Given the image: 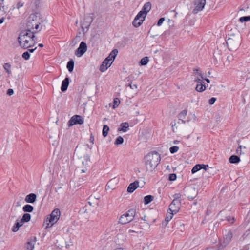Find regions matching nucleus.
I'll use <instances>...</instances> for the list:
<instances>
[{"mask_svg": "<svg viewBox=\"0 0 250 250\" xmlns=\"http://www.w3.org/2000/svg\"><path fill=\"white\" fill-rule=\"evenodd\" d=\"M165 21V18H161L159 20H158V23H157V25L158 26H160L162 25V23L163 22V21Z\"/></svg>", "mask_w": 250, "mask_h": 250, "instance_id": "de8ad7c7", "label": "nucleus"}, {"mask_svg": "<svg viewBox=\"0 0 250 250\" xmlns=\"http://www.w3.org/2000/svg\"><path fill=\"white\" fill-rule=\"evenodd\" d=\"M194 75L195 76L194 82L197 83H201V82H203L202 80L204 79L203 76L198 69L194 70Z\"/></svg>", "mask_w": 250, "mask_h": 250, "instance_id": "4468645a", "label": "nucleus"}, {"mask_svg": "<svg viewBox=\"0 0 250 250\" xmlns=\"http://www.w3.org/2000/svg\"><path fill=\"white\" fill-rule=\"evenodd\" d=\"M4 18H1L0 19V24L4 22Z\"/></svg>", "mask_w": 250, "mask_h": 250, "instance_id": "6e6d98bb", "label": "nucleus"}, {"mask_svg": "<svg viewBox=\"0 0 250 250\" xmlns=\"http://www.w3.org/2000/svg\"><path fill=\"white\" fill-rule=\"evenodd\" d=\"M36 242V240L35 237L29 240L26 244L25 250H33L34 248Z\"/></svg>", "mask_w": 250, "mask_h": 250, "instance_id": "dca6fc26", "label": "nucleus"}, {"mask_svg": "<svg viewBox=\"0 0 250 250\" xmlns=\"http://www.w3.org/2000/svg\"><path fill=\"white\" fill-rule=\"evenodd\" d=\"M87 170V169L86 168H84L81 170V173H84Z\"/></svg>", "mask_w": 250, "mask_h": 250, "instance_id": "4d7b16f0", "label": "nucleus"}, {"mask_svg": "<svg viewBox=\"0 0 250 250\" xmlns=\"http://www.w3.org/2000/svg\"><path fill=\"white\" fill-rule=\"evenodd\" d=\"M236 153L238 155H242L245 153L244 152L242 151V150H241V149H239V148H238V149H236Z\"/></svg>", "mask_w": 250, "mask_h": 250, "instance_id": "8fccbe9b", "label": "nucleus"}, {"mask_svg": "<svg viewBox=\"0 0 250 250\" xmlns=\"http://www.w3.org/2000/svg\"><path fill=\"white\" fill-rule=\"evenodd\" d=\"M69 83V79L66 78L62 82L61 86V90L64 92L67 90Z\"/></svg>", "mask_w": 250, "mask_h": 250, "instance_id": "4be33fe9", "label": "nucleus"}, {"mask_svg": "<svg viewBox=\"0 0 250 250\" xmlns=\"http://www.w3.org/2000/svg\"><path fill=\"white\" fill-rule=\"evenodd\" d=\"M203 83H204L203 82H201V83H198V84H197V85L196 86V90L198 92H201L204 91L205 90L206 86L203 84Z\"/></svg>", "mask_w": 250, "mask_h": 250, "instance_id": "bb28decb", "label": "nucleus"}, {"mask_svg": "<svg viewBox=\"0 0 250 250\" xmlns=\"http://www.w3.org/2000/svg\"><path fill=\"white\" fill-rule=\"evenodd\" d=\"M116 182V180L115 179H111L109 181L106 185L108 188L113 189L115 188L114 184Z\"/></svg>", "mask_w": 250, "mask_h": 250, "instance_id": "c756f323", "label": "nucleus"}, {"mask_svg": "<svg viewBox=\"0 0 250 250\" xmlns=\"http://www.w3.org/2000/svg\"><path fill=\"white\" fill-rule=\"evenodd\" d=\"M169 150L170 153L173 154L178 151L179 147L177 146H173L170 148Z\"/></svg>", "mask_w": 250, "mask_h": 250, "instance_id": "a19ab883", "label": "nucleus"}, {"mask_svg": "<svg viewBox=\"0 0 250 250\" xmlns=\"http://www.w3.org/2000/svg\"><path fill=\"white\" fill-rule=\"evenodd\" d=\"M249 21H250V16L242 17L239 19V21L241 22H244Z\"/></svg>", "mask_w": 250, "mask_h": 250, "instance_id": "ea45409f", "label": "nucleus"}, {"mask_svg": "<svg viewBox=\"0 0 250 250\" xmlns=\"http://www.w3.org/2000/svg\"><path fill=\"white\" fill-rule=\"evenodd\" d=\"M148 62H149L148 58L147 57H145L143 58L141 60V61L140 62V63L141 65H145L147 64V63Z\"/></svg>", "mask_w": 250, "mask_h": 250, "instance_id": "c9c22d12", "label": "nucleus"}, {"mask_svg": "<svg viewBox=\"0 0 250 250\" xmlns=\"http://www.w3.org/2000/svg\"><path fill=\"white\" fill-rule=\"evenodd\" d=\"M188 198H191V199H194V197H193V196H188Z\"/></svg>", "mask_w": 250, "mask_h": 250, "instance_id": "e2e57ef3", "label": "nucleus"}, {"mask_svg": "<svg viewBox=\"0 0 250 250\" xmlns=\"http://www.w3.org/2000/svg\"><path fill=\"white\" fill-rule=\"evenodd\" d=\"M177 176L175 174H170L169 176V180L170 181H174L176 179Z\"/></svg>", "mask_w": 250, "mask_h": 250, "instance_id": "c03bdc74", "label": "nucleus"}, {"mask_svg": "<svg viewBox=\"0 0 250 250\" xmlns=\"http://www.w3.org/2000/svg\"><path fill=\"white\" fill-rule=\"evenodd\" d=\"M18 211L16 208H12L9 213V218L14 219L17 218Z\"/></svg>", "mask_w": 250, "mask_h": 250, "instance_id": "5701e85b", "label": "nucleus"}, {"mask_svg": "<svg viewBox=\"0 0 250 250\" xmlns=\"http://www.w3.org/2000/svg\"><path fill=\"white\" fill-rule=\"evenodd\" d=\"M179 120L181 121L182 123L185 124L186 122H189L190 120L195 119V116L194 114L191 113L188 110H182L178 115Z\"/></svg>", "mask_w": 250, "mask_h": 250, "instance_id": "0eeeda50", "label": "nucleus"}, {"mask_svg": "<svg viewBox=\"0 0 250 250\" xmlns=\"http://www.w3.org/2000/svg\"><path fill=\"white\" fill-rule=\"evenodd\" d=\"M138 186L139 182L137 181H135L129 184L127 188V191L129 193H132Z\"/></svg>", "mask_w": 250, "mask_h": 250, "instance_id": "aec40b11", "label": "nucleus"}, {"mask_svg": "<svg viewBox=\"0 0 250 250\" xmlns=\"http://www.w3.org/2000/svg\"><path fill=\"white\" fill-rule=\"evenodd\" d=\"M227 44L229 50H236L240 44V39L235 37L229 38L227 41Z\"/></svg>", "mask_w": 250, "mask_h": 250, "instance_id": "6e6552de", "label": "nucleus"}, {"mask_svg": "<svg viewBox=\"0 0 250 250\" xmlns=\"http://www.w3.org/2000/svg\"><path fill=\"white\" fill-rule=\"evenodd\" d=\"M151 3L149 2L146 3L144 5L142 10L138 13L137 18H138L139 17H140L141 15H142L144 16V19H145L147 13L151 10Z\"/></svg>", "mask_w": 250, "mask_h": 250, "instance_id": "9b49d317", "label": "nucleus"}, {"mask_svg": "<svg viewBox=\"0 0 250 250\" xmlns=\"http://www.w3.org/2000/svg\"><path fill=\"white\" fill-rule=\"evenodd\" d=\"M138 14L135 17L134 20L133 21L132 24L135 27H139L145 19H144V16L141 15L140 17H139L137 18Z\"/></svg>", "mask_w": 250, "mask_h": 250, "instance_id": "2eb2a0df", "label": "nucleus"}, {"mask_svg": "<svg viewBox=\"0 0 250 250\" xmlns=\"http://www.w3.org/2000/svg\"><path fill=\"white\" fill-rule=\"evenodd\" d=\"M60 210L56 208L54 209L50 215L49 217L47 218L46 223H47V228H49L51 227L53 224H54L59 219L60 216Z\"/></svg>", "mask_w": 250, "mask_h": 250, "instance_id": "423d86ee", "label": "nucleus"}, {"mask_svg": "<svg viewBox=\"0 0 250 250\" xmlns=\"http://www.w3.org/2000/svg\"><path fill=\"white\" fill-rule=\"evenodd\" d=\"M17 204H18L17 206H20V205L19 204H18V203H17Z\"/></svg>", "mask_w": 250, "mask_h": 250, "instance_id": "774afa93", "label": "nucleus"}, {"mask_svg": "<svg viewBox=\"0 0 250 250\" xmlns=\"http://www.w3.org/2000/svg\"><path fill=\"white\" fill-rule=\"evenodd\" d=\"M90 140L91 142H93L94 141V138L92 136H90Z\"/></svg>", "mask_w": 250, "mask_h": 250, "instance_id": "bf43d9fd", "label": "nucleus"}, {"mask_svg": "<svg viewBox=\"0 0 250 250\" xmlns=\"http://www.w3.org/2000/svg\"><path fill=\"white\" fill-rule=\"evenodd\" d=\"M139 114V112H138V111L136 112V115H138Z\"/></svg>", "mask_w": 250, "mask_h": 250, "instance_id": "69168bd1", "label": "nucleus"}, {"mask_svg": "<svg viewBox=\"0 0 250 250\" xmlns=\"http://www.w3.org/2000/svg\"><path fill=\"white\" fill-rule=\"evenodd\" d=\"M123 142H124L123 138L121 136H119L116 139V141L115 142V144L117 145H120V144H122L123 143Z\"/></svg>", "mask_w": 250, "mask_h": 250, "instance_id": "58836bf2", "label": "nucleus"}, {"mask_svg": "<svg viewBox=\"0 0 250 250\" xmlns=\"http://www.w3.org/2000/svg\"><path fill=\"white\" fill-rule=\"evenodd\" d=\"M118 53L117 49L112 50L109 56L102 62L100 67V70L102 72H105L112 64Z\"/></svg>", "mask_w": 250, "mask_h": 250, "instance_id": "20e7f679", "label": "nucleus"}, {"mask_svg": "<svg viewBox=\"0 0 250 250\" xmlns=\"http://www.w3.org/2000/svg\"><path fill=\"white\" fill-rule=\"evenodd\" d=\"M109 130V127L107 125H104L103 126L102 134L104 137H105L107 136Z\"/></svg>", "mask_w": 250, "mask_h": 250, "instance_id": "473e14b6", "label": "nucleus"}, {"mask_svg": "<svg viewBox=\"0 0 250 250\" xmlns=\"http://www.w3.org/2000/svg\"><path fill=\"white\" fill-rule=\"evenodd\" d=\"M175 213L172 212H168L167 214L166 217L165 218V221L167 223L169 222L173 217V214Z\"/></svg>", "mask_w": 250, "mask_h": 250, "instance_id": "4c0bfd02", "label": "nucleus"}, {"mask_svg": "<svg viewBox=\"0 0 250 250\" xmlns=\"http://www.w3.org/2000/svg\"><path fill=\"white\" fill-rule=\"evenodd\" d=\"M36 47H35V48L34 49H29L27 50V51H26L27 52H28V53H33L36 49Z\"/></svg>", "mask_w": 250, "mask_h": 250, "instance_id": "603ef678", "label": "nucleus"}, {"mask_svg": "<svg viewBox=\"0 0 250 250\" xmlns=\"http://www.w3.org/2000/svg\"><path fill=\"white\" fill-rule=\"evenodd\" d=\"M216 100V99L215 98L212 97L209 100V104L211 105L213 104Z\"/></svg>", "mask_w": 250, "mask_h": 250, "instance_id": "09e8293b", "label": "nucleus"}, {"mask_svg": "<svg viewBox=\"0 0 250 250\" xmlns=\"http://www.w3.org/2000/svg\"><path fill=\"white\" fill-rule=\"evenodd\" d=\"M40 15L38 13L31 14L27 19V29L33 31L35 29L38 30L40 24Z\"/></svg>", "mask_w": 250, "mask_h": 250, "instance_id": "7ed1b4c3", "label": "nucleus"}, {"mask_svg": "<svg viewBox=\"0 0 250 250\" xmlns=\"http://www.w3.org/2000/svg\"><path fill=\"white\" fill-rule=\"evenodd\" d=\"M153 196L151 195H147L144 197V203L146 205H147L150 203L153 199Z\"/></svg>", "mask_w": 250, "mask_h": 250, "instance_id": "72a5a7b5", "label": "nucleus"}, {"mask_svg": "<svg viewBox=\"0 0 250 250\" xmlns=\"http://www.w3.org/2000/svg\"><path fill=\"white\" fill-rule=\"evenodd\" d=\"M114 250H122V249H121V248H119V249H115Z\"/></svg>", "mask_w": 250, "mask_h": 250, "instance_id": "0e129e2a", "label": "nucleus"}, {"mask_svg": "<svg viewBox=\"0 0 250 250\" xmlns=\"http://www.w3.org/2000/svg\"><path fill=\"white\" fill-rule=\"evenodd\" d=\"M205 80L208 83H210V80L208 79H205Z\"/></svg>", "mask_w": 250, "mask_h": 250, "instance_id": "13d9d810", "label": "nucleus"}, {"mask_svg": "<svg viewBox=\"0 0 250 250\" xmlns=\"http://www.w3.org/2000/svg\"><path fill=\"white\" fill-rule=\"evenodd\" d=\"M120 103V101L118 98H116L114 99L112 103L109 104V107H111L112 108L115 109L118 107Z\"/></svg>", "mask_w": 250, "mask_h": 250, "instance_id": "393cba45", "label": "nucleus"}, {"mask_svg": "<svg viewBox=\"0 0 250 250\" xmlns=\"http://www.w3.org/2000/svg\"><path fill=\"white\" fill-rule=\"evenodd\" d=\"M129 86L131 89H133V87H135V88H137V85L136 84H134L133 85H132L131 84H129Z\"/></svg>", "mask_w": 250, "mask_h": 250, "instance_id": "864d4df0", "label": "nucleus"}, {"mask_svg": "<svg viewBox=\"0 0 250 250\" xmlns=\"http://www.w3.org/2000/svg\"><path fill=\"white\" fill-rule=\"evenodd\" d=\"M22 209L25 212H32L33 211L34 208L31 205L27 204L23 207Z\"/></svg>", "mask_w": 250, "mask_h": 250, "instance_id": "c85d7f7f", "label": "nucleus"}, {"mask_svg": "<svg viewBox=\"0 0 250 250\" xmlns=\"http://www.w3.org/2000/svg\"><path fill=\"white\" fill-rule=\"evenodd\" d=\"M180 207V202L178 199H174L169 206V210L170 212L175 214L177 213Z\"/></svg>", "mask_w": 250, "mask_h": 250, "instance_id": "9d476101", "label": "nucleus"}, {"mask_svg": "<svg viewBox=\"0 0 250 250\" xmlns=\"http://www.w3.org/2000/svg\"><path fill=\"white\" fill-rule=\"evenodd\" d=\"M180 124L179 122H178L177 124L175 123L174 124L172 125V129L174 132H177L180 130V127L179 126V124Z\"/></svg>", "mask_w": 250, "mask_h": 250, "instance_id": "e433bc0d", "label": "nucleus"}, {"mask_svg": "<svg viewBox=\"0 0 250 250\" xmlns=\"http://www.w3.org/2000/svg\"><path fill=\"white\" fill-rule=\"evenodd\" d=\"M120 126H121V127L119 128L118 129V130L119 131H122L125 132H126L127 129H128L129 125H128V123L125 122V123H122L121 124Z\"/></svg>", "mask_w": 250, "mask_h": 250, "instance_id": "b1692460", "label": "nucleus"}, {"mask_svg": "<svg viewBox=\"0 0 250 250\" xmlns=\"http://www.w3.org/2000/svg\"><path fill=\"white\" fill-rule=\"evenodd\" d=\"M206 167H208V165L204 164H197L192 168L191 170L192 173H195L199 170L205 168Z\"/></svg>", "mask_w": 250, "mask_h": 250, "instance_id": "412c9836", "label": "nucleus"}, {"mask_svg": "<svg viewBox=\"0 0 250 250\" xmlns=\"http://www.w3.org/2000/svg\"><path fill=\"white\" fill-rule=\"evenodd\" d=\"M37 196L34 193H30L27 195L25 198L26 202L28 203H33L36 200Z\"/></svg>", "mask_w": 250, "mask_h": 250, "instance_id": "6ab92c4d", "label": "nucleus"}, {"mask_svg": "<svg viewBox=\"0 0 250 250\" xmlns=\"http://www.w3.org/2000/svg\"><path fill=\"white\" fill-rule=\"evenodd\" d=\"M14 91L12 89H9L7 91V94L9 95H11L13 94Z\"/></svg>", "mask_w": 250, "mask_h": 250, "instance_id": "3c124183", "label": "nucleus"}, {"mask_svg": "<svg viewBox=\"0 0 250 250\" xmlns=\"http://www.w3.org/2000/svg\"><path fill=\"white\" fill-rule=\"evenodd\" d=\"M34 31L25 29L22 31L18 38L20 46L23 49H27L33 46L37 42V39Z\"/></svg>", "mask_w": 250, "mask_h": 250, "instance_id": "f257e3e1", "label": "nucleus"}, {"mask_svg": "<svg viewBox=\"0 0 250 250\" xmlns=\"http://www.w3.org/2000/svg\"><path fill=\"white\" fill-rule=\"evenodd\" d=\"M206 0H197L195 2V7L193 10L194 13L202 11L206 4Z\"/></svg>", "mask_w": 250, "mask_h": 250, "instance_id": "ddd939ff", "label": "nucleus"}, {"mask_svg": "<svg viewBox=\"0 0 250 250\" xmlns=\"http://www.w3.org/2000/svg\"><path fill=\"white\" fill-rule=\"evenodd\" d=\"M136 211L133 209L128 210L125 214L120 216L119 223L126 224L131 221L135 216Z\"/></svg>", "mask_w": 250, "mask_h": 250, "instance_id": "39448f33", "label": "nucleus"}, {"mask_svg": "<svg viewBox=\"0 0 250 250\" xmlns=\"http://www.w3.org/2000/svg\"><path fill=\"white\" fill-rule=\"evenodd\" d=\"M208 75L210 74V72L209 71H208Z\"/></svg>", "mask_w": 250, "mask_h": 250, "instance_id": "338daca9", "label": "nucleus"}, {"mask_svg": "<svg viewBox=\"0 0 250 250\" xmlns=\"http://www.w3.org/2000/svg\"><path fill=\"white\" fill-rule=\"evenodd\" d=\"M83 158L85 160V163L84 162H82L83 165H87L88 164V162L90 161V156L88 155H85L83 157Z\"/></svg>", "mask_w": 250, "mask_h": 250, "instance_id": "79ce46f5", "label": "nucleus"}, {"mask_svg": "<svg viewBox=\"0 0 250 250\" xmlns=\"http://www.w3.org/2000/svg\"><path fill=\"white\" fill-rule=\"evenodd\" d=\"M240 161V158L236 155H232L229 158V162L232 164H237Z\"/></svg>", "mask_w": 250, "mask_h": 250, "instance_id": "a878e982", "label": "nucleus"}, {"mask_svg": "<svg viewBox=\"0 0 250 250\" xmlns=\"http://www.w3.org/2000/svg\"><path fill=\"white\" fill-rule=\"evenodd\" d=\"M24 5V3L21 1H19L17 3L16 5V8L17 9H20V8L22 7Z\"/></svg>", "mask_w": 250, "mask_h": 250, "instance_id": "49530a36", "label": "nucleus"}, {"mask_svg": "<svg viewBox=\"0 0 250 250\" xmlns=\"http://www.w3.org/2000/svg\"><path fill=\"white\" fill-rule=\"evenodd\" d=\"M22 57L25 60H28L30 58V54L28 53V52L26 51L22 54Z\"/></svg>", "mask_w": 250, "mask_h": 250, "instance_id": "37998d69", "label": "nucleus"}, {"mask_svg": "<svg viewBox=\"0 0 250 250\" xmlns=\"http://www.w3.org/2000/svg\"><path fill=\"white\" fill-rule=\"evenodd\" d=\"M92 22V20L89 17H86L84 18L83 21H82V27L83 28H88Z\"/></svg>", "mask_w": 250, "mask_h": 250, "instance_id": "a211bd4d", "label": "nucleus"}, {"mask_svg": "<svg viewBox=\"0 0 250 250\" xmlns=\"http://www.w3.org/2000/svg\"><path fill=\"white\" fill-rule=\"evenodd\" d=\"M178 142H179V141H178L176 140V141H174V144H178Z\"/></svg>", "mask_w": 250, "mask_h": 250, "instance_id": "052dcab7", "label": "nucleus"}, {"mask_svg": "<svg viewBox=\"0 0 250 250\" xmlns=\"http://www.w3.org/2000/svg\"><path fill=\"white\" fill-rule=\"evenodd\" d=\"M43 45L42 44V43L39 44V47H43Z\"/></svg>", "mask_w": 250, "mask_h": 250, "instance_id": "680f3d73", "label": "nucleus"}, {"mask_svg": "<svg viewBox=\"0 0 250 250\" xmlns=\"http://www.w3.org/2000/svg\"><path fill=\"white\" fill-rule=\"evenodd\" d=\"M207 172L211 173H212L213 169L212 168L209 167L208 166V167H206L205 168H204Z\"/></svg>", "mask_w": 250, "mask_h": 250, "instance_id": "a18cd8bd", "label": "nucleus"}, {"mask_svg": "<svg viewBox=\"0 0 250 250\" xmlns=\"http://www.w3.org/2000/svg\"><path fill=\"white\" fill-rule=\"evenodd\" d=\"M147 171L152 172L159 164L161 157L159 154L155 151L148 154L145 157Z\"/></svg>", "mask_w": 250, "mask_h": 250, "instance_id": "f03ea898", "label": "nucleus"}, {"mask_svg": "<svg viewBox=\"0 0 250 250\" xmlns=\"http://www.w3.org/2000/svg\"><path fill=\"white\" fill-rule=\"evenodd\" d=\"M31 219V215L29 213H25L21 219L23 223L28 222Z\"/></svg>", "mask_w": 250, "mask_h": 250, "instance_id": "7c9ffc66", "label": "nucleus"}, {"mask_svg": "<svg viewBox=\"0 0 250 250\" xmlns=\"http://www.w3.org/2000/svg\"><path fill=\"white\" fill-rule=\"evenodd\" d=\"M74 61L71 60L69 61L67 64V68L68 69L69 71L72 72L74 68Z\"/></svg>", "mask_w": 250, "mask_h": 250, "instance_id": "f704fd0d", "label": "nucleus"}, {"mask_svg": "<svg viewBox=\"0 0 250 250\" xmlns=\"http://www.w3.org/2000/svg\"><path fill=\"white\" fill-rule=\"evenodd\" d=\"M87 50L86 44L84 42L80 43L79 47L75 51V55L78 57H81Z\"/></svg>", "mask_w": 250, "mask_h": 250, "instance_id": "f8f14e48", "label": "nucleus"}, {"mask_svg": "<svg viewBox=\"0 0 250 250\" xmlns=\"http://www.w3.org/2000/svg\"><path fill=\"white\" fill-rule=\"evenodd\" d=\"M232 238V233L231 232L229 231L225 236L224 241L226 243H229L230 242Z\"/></svg>", "mask_w": 250, "mask_h": 250, "instance_id": "cd10ccee", "label": "nucleus"}, {"mask_svg": "<svg viewBox=\"0 0 250 250\" xmlns=\"http://www.w3.org/2000/svg\"><path fill=\"white\" fill-rule=\"evenodd\" d=\"M238 148L240 149H241V150H242V149H245L246 148V147L245 146H244L242 145H240L238 147Z\"/></svg>", "mask_w": 250, "mask_h": 250, "instance_id": "5fc2aeb1", "label": "nucleus"}, {"mask_svg": "<svg viewBox=\"0 0 250 250\" xmlns=\"http://www.w3.org/2000/svg\"><path fill=\"white\" fill-rule=\"evenodd\" d=\"M11 66L8 63H4L3 65V68L5 69L6 72L8 73L9 75H11L12 72L11 70Z\"/></svg>", "mask_w": 250, "mask_h": 250, "instance_id": "2f4dec72", "label": "nucleus"}, {"mask_svg": "<svg viewBox=\"0 0 250 250\" xmlns=\"http://www.w3.org/2000/svg\"><path fill=\"white\" fill-rule=\"evenodd\" d=\"M83 123L84 120L81 116L75 115L71 118L70 120L68 122V126L70 127L76 124L82 125Z\"/></svg>", "mask_w": 250, "mask_h": 250, "instance_id": "1a4fd4ad", "label": "nucleus"}, {"mask_svg": "<svg viewBox=\"0 0 250 250\" xmlns=\"http://www.w3.org/2000/svg\"><path fill=\"white\" fill-rule=\"evenodd\" d=\"M23 224L24 223L21 222V219H17L15 224L12 228V231L14 232H17L19 229V228L22 226Z\"/></svg>", "mask_w": 250, "mask_h": 250, "instance_id": "f3484780", "label": "nucleus"}]
</instances>
